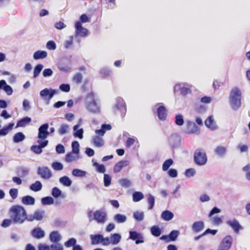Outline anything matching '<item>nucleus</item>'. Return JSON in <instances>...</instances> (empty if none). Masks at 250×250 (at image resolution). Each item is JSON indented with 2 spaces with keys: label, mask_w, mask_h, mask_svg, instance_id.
I'll use <instances>...</instances> for the list:
<instances>
[{
  "label": "nucleus",
  "mask_w": 250,
  "mask_h": 250,
  "mask_svg": "<svg viewBox=\"0 0 250 250\" xmlns=\"http://www.w3.org/2000/svg\"><path fill=\"white\" fill-rule=\"evenodd\" d=\"M10 218L15 223L21 224L27 218V214L24 208L20 205L12 206L9 209Z\"/></svg>",
  "instance_id": "nucleus-1"
},
{
  "label": "nucleus",
  "mask_w": 250,
  "mask_h": 250,
  "mask_svg": "<svg viewBox=\"0 0 250 250\" xmlns=\"http://www.w3.org/2000/svg\"><path fill=\"white\" fill-rule=\"evenodd\" d=\"M85 102L86 108L89 111L94 113L100 111V108L96 102L95 94L93 92H89L86 95Z\"/></svg>",
  "instance_id": "nucleus-2"
},
{
  "label": "nucleus",
  "mask_w": 250,
  "mask_h": 250,
  "mask_svg": "<svg viewBox=\"0 0 250 250\" xmlns=\"http://www.w3.org/2000/svg\"><path fill=\"white\" fill-rule=\"evenodd\" d=\"M241 92L236 87L233 88L230 93L229 102L232 107L234 109L238 108L241 104Z\"/></svg>",
  "instance_id": "nucleus-3"
},
{
  "label": "nucleus",
  "mask_w": 250,
  "mask_h": 250,
  "mask_svg": "<svg viewBox=\"0 0 250 250\" xmlns=\"http://www.w3.org/2000/svg\"><path fill=\"white\" fill-rule=\"evenodd\" d=\"M194 162L198 166H203L207 162V156L205 151L202 149H196L194 153Z\"/></svg>",
  "instance_id": "nucleus-4"
},
{
  "label": "nucleus",
  "mask_w": 250,
  "mask_h": 250,
  "mask_svg": "<svg viewBox=\"0 0 250 250\" xmlns=\"http://www.w3.org/2000/svg\"><path fill=\"white\" fill-rule=\"evenodd\" d=\"M88 217L90 221L95 220L98 223L104 224L106 221V214L102 210H96L95 212L90 211L88 213Z\"/></svg>",
  "instance_id": "nucleus-5"
},
{
  "label": "nucleus",
  "mask_w": 250,
  "mask_h": 250,
  "mask_svg": "<svg viewBox=\"0 0 250 250\" xmlns=\"http://www.w3.org/2000/svg\"><path fill=\"white\" fill-rule=\"evenodd\" d=\"M233 238L230 235H227L220 243L218 250H229L232 243Z\"/></svg>",
  "instance_id": "nucleus-6"
},
{
  "label": "nucleus",
  "mask_w": 250,
  "mask_h": 250,
  "mask_svg": "<svg viewBox=\"0 0 250 250\" xmlns=\"http://www.w3.org/2000/svg\"><path fill=\"white\" fill-rule=\"evenodd\" d=\"M39 145H33L31 147V150L37 154H41L42 150V148L45 147L48 144V140H38Z\"/></svg>",
  "instance_id": "nucleus-7"
},
{
  "label": "nucleus",
  "mask_w": 250,
  "mask_h": 250,
  "mask_svg": "<svg viewBox=\"0 0 250 250\" xmlns=\"http://www.w3.org/2000/svg\"><path fill=\"white\" fill-rule=\"evenodd\" d=\"M48 128V125L47 123L42 125L39 127V133L38 135V140H40L42 141L46 140L45 139L49 134V133L47 131Z\"/></svg>",
  "instance_id": "nucleus-8"
},
{
  "label": "nucleus",
  "mask_w": 250,
  "mask_h": 250,
  "mask_svg": "<svg viewBox=\"0 0 250 250\" xmlns=\"http://www.w3.org/2000/svg\"><path fill=\"white\" fill-rule=\"evenodd\" d=\"M129 238L135 241L136 244L143 243L144 239L143 235L136 231H130Z\"/></svg>",
  "instance_id": "nucleus-9"
},
{
  "label": "nucleus",
  "mask_w": 250,
  "mask_h": 250,
  "mask_svg": "<svg viewBox=\"0 0 250 250\" xmlns=\"http://www.w3.org/2000/svg\"><path fill=\"white\" fill-rule=\"evenodd\" d=\"M38 174L41 177L44 179H48L50 178L52 176V173L48 167H39L38 168Z\"/></svg>",
  "instance_id": "nucleus-10"
},
{
  "label": "nucleus",
  "mask_w": 250,
  "mask_h": 250,
  "mask_svg": "<svg viewBox=\"0 0 250 250\" xmlns=\"http://www.w3.org/2000/svg\"><path fill=\"white\" fill-rule=\"evenodd\" d=\"M179 231L177 230H173L170 232L169 235H163L160 239L164 240L165 242L168 243L170 241H174L176 240L179 235Z\"/></svg>",
  "instance_id": "nucleus-11"
},
{
  "label": "nucleus",
  "mask_w": 250,
  "mask_h": 250,
  "mask_svg": "<svg viewBox=\"0 0 250 250\" xmlns=\"http://www.w3.org/2000/svg\"><path fill=\"white\" fill-rule=\"evenodd\" d=\"M75 27L76 29V34L82 37L86 36L88 34V30L83 27L80 21H78L76 22Z\"/></svg>",
  "instance_id": "nucleus-12"
},
{
  "label": "nucleus",
  "mask_w": 250,
  "mask_h": 250,
  "mask_svg": "<svg viewBox=\"0 0 250 250\" xmlns=\"http://www.w3.org/2000/svg\"><path fill=\"white\" fill-rule=\"evenodd\" d=\"M227 224L236 233H238L239 230L242 229V226L236 219L228 220Z\"/></svg>",
  "instance_id": "nucleus-13"
},
{
  "label": "nucleus",
  "mask_w": 250,
  "mask_h": 250,
  "mask_svg": "<svg viewBox=\"0 0 250 250\" xmlns=\"http://www.w3.org/2000/svg\"><path fill=\"white\" fill-rule=\"evenodd\" d=\"M56 93L57 91L55 89L45 88L41 91L40 95L42 97H48L49 99H51Z\"/></svg>",
  "instance_id": "nucleus-14"
},
{
  "label": "nucleus",
  "mask_w": 250,
  "mask_h": 250,
  "mask_svg": "<svg viewBox=\"0 0 250 250\" xmlns=\"http://www.w3.org/2000/svg\"><path fill=\"white\" fill-rule=\"evenodd\" d=\"M157 113L160 120L164 121L166 119L167 116V111L164 106H160L157 108Z\"/></svg>",
  "instance_id": "nucleus-15"
},
{
  "label": "nucleus",
  "mask_w": 250,
  "mask_h": 250,
  "mask_svg": "<svg viewBox=\"0 0 250 250\" xmlns=\"http://www.w3.org/2000/svg\"><path fill=\"white\" fill-rule=\"evenodd\" d=\"M128 165V162L127 161H119L114 166L113 169L114 172L115 173L119 172L124 167L127 166Z\"/></svg>",
  "instance_id": "nucleus-16"
},
{
  "label": "nucleus",
  "mask_w": 250,
  "mask_h": 250,
  "mask_svg": "<svg viewBox=\"0 0 250 250\" xmlns=\"http://www.w3.org/2000/svg\"><path fill=\"white\" fill-rule=\"evenodd\" d=\"M32 236L37 239H41L44 236V232L40 228L34 229L32 231Z\"/></svg>",
  "instance_id": "nucleus-17"
},
{
  "label": "nucleus",
  "mask_w": 250,
  "mask_h": 250,
  "mask_svg": "<svg viewBox=\"0 0 250 250\" xmlns=\"http://www.w3.org/2000/svg\"><path fill=\"white\" fill-rule=\"evenodd\" d=\"M204 227V223L202 221H197L194 222L192 226V229L195 232L201 231Z\"/></svg>",
  "instance_id": "nucleus-18"
},
{
  "label": "nucleus",
  "mask_w": 250,
  "mask_h": 250,
  "mask_svg": "<svg viewBox=\"0 0 250 250\" xmlns=\"http://www.w3.org/2000/svg\"><path fill=\"white\" fill-rule=\"evenodd\" d=\"M23 204L25 205H33L35 204V199L29 195L23 196L21 200Z\"/></svg>",
  "instance_id": "nucleus-19"
},
{
  "label": "nucleus",
  "mask_w": 250,
  "mask_h": 250,
  "mask_svg": "<svg viewBox=\"0 0 250 250\" xmlns=\"http://www.w3.org/2000/svg\"><path fill=\"white\" fill-rule=\"evenodd\" d=\"M47 56V53L45 51L39 50L35 52L33 55V58L35 60L43 59Z\"/></svg>",
  "instance_id": "nucleus-20"
},
{
  "label": "nucleus",
  "mask_w": 250,
  "mask_h": 250,
  "mask_svg": "<svg viewBox=\"0 0 250 250\" xmlns=\"http://www.w3.org/2000/svg\"><path fill=\"white\" fill-rule=\"evenodd\" d=\"M92 143L95 146L98 147H102L104 144L103 139L98 136L93 137L92 139Z\"/></svg>",
  "instance_id": "nucleus-21"
},
{
  "label": "nucleus",
  "mask_w": 250,
  "mask_h": 250,
  "mask_svg": "<svg viewBox=\"0 0 250 250\" xmlns=\"http://www.w3.org/2000/svg\"><path fill=\"white\" fill-rule=\"evenodd\" d=\"M205 124L208 127L212 129H214L216 128L215 123L212 116L208 117L207 119V120L205 121Z\"/></svg>",
  "instance_id": "nucleus-22"
},
{
  "label": "nucleus",
  "mask_w": 250,
  "mask_h": 250,
  "mask_svg": "<svg viewBox=\"0 0 250 250\" xmlns=\"http://www.w3.org/2000/svg\"><path fill=\"white\" fill-rule=\"evenodd\" d=\"M103 235L101 234L91 235L90 238L92 245H97L101 243Z\"/></svg>",
  "instance_id": "nucleus-23"
},
{
  "label": "nucleus",
  "mask_w": 250,
  "mask_h": 250,
  "mask_svg": "<svg viewBox=\"0 0 250 250\" xmlns=\"http://www.w3.org/2000/svg\"><path fill=\"white\" fill-rule=\"evenodd\" d=\"M49 238L51 242L57 243L61 240V237L58 231H54L50 234Z\"/></svg>",
  "instance_id": "nucleus-24"
},
{
  "label": "nucleus",
  "mask_w": 250,
  "mask_h": 250,
  "mask_svg": "<svg viewBox=\"0 0 250 250\" xmlns=\"http://www.w3.org/2000/svg\"><path fill=\"white\" fill-rule=\"evenodd\" d=\"M31 121V119L29 117H26L19 121L17 122L16 127H23L28 124Z\"/></svg>",
  "instance_id": "nucleus-25"
},
{
  "label": "nucleus",
  "mask_w": 250,
  "mask_h": 250,
  "mask_svg": "<svg viewBox=\"0 0 250 250\" xmlns=\"http://www.w3.org/2000/svg\"><path fill=\"white\" fill-rule=\"evenodd\" d=\"M59 182L62 185L66 187H70L72 183L70 179L66 176H63L61 177L59 179Z\"/></svg>",
  "instance_id": "nucleus-26"
},
{
  "label": "nucleus",
  "mask_w": 250,
  "mask_h": 250,
  "mask_svg": "<svg viewBox=\"0 0 250 250\" xmlns=\"http://www.w3.org/2000/svg\"><path fill=\"white\" fill-rule=\"evenodd\" d=\"M42 184L39 181H36L30 186V189L35 192L39 191L42 188Z\"/></svg>",
  "instance_id": "nucleus-27"
},
{
  "label": "nucleus",
  "mask_w": 250,
  "mask_h": 250,
  "mask_svg": "<svg viewBox=\"0 0 250 250\" xmlns=\"http://www.w3.org/2000/svg\"><path fill=\"white\" fill-rule=\"evenodd\" d=\"M174 216L172 212L168 210L164 211L161 215V217L165 221H169L171 220Z\"/></svg>",
  "instance_id": "nucleus-28"
},
{
  "label": "nucleus",
  "mask_w": 250,
  "mask_h": 250,
  "mask_svg": "<svg viewBox=\"0 0 250 250\" xmlns=\"http://www.w3.org/2000/svg\"><path fill=\"white\" fill-rule=\"evenodd\" d=\"M79 158L78 155H74L72 152L67 153L65 156V161L67 163H71Z\"/></svg>",
  "instance_id": "nucleus-29"
},
{
  "label": "nucleus",
  "mask_w": 250,
  "mask_h": 250,
  "mask_svg": "<svg viewBox=\"0 0 250 250\" xmlns=\"http://www.w3.org/2000/svg\"><path fill=\"white\" fill-rule=\"evenodd\" d=\"M121 236L118 233H114L110 236V242L112 245H116L120 242Z\"/></svg>",
  "instance_id": "nucleus-30"
},
{
  "label": "nucleus",
  "mask_w": 250,
  "mask_h": 250,
  "mask_svg": "<svg viewBox=\"0 0 250 250\" xmlns=\"http://www.w3.org/2000/svg\"><path fill=\"white\" fill-rule=\"evenodd\" d=\"M69 125L66 124H62L58 130V133L60 135H62L68 132Z\"/></svg>",
  "instance_id": "nucleus-31"
},
{
  "label": "nucleus",
  "mask_w": 250,
  "mask_h": 250,
  "mask_svg": "<svg viewBox=\"0 0 250 250\" xmlns=\"http://www.w3.org/2000/svg\"><path fill=\"white\" fill-rule=\"evenodd\" d=\"M150 232L151 234L155 237H158L161 234V230L160 228L156 225L153 226L151 228Z\"/></svg>",
  "instance_id": "nucleus-32"
},
{
  "label": "nucleus",
  "mask_w": 250,
  "mask_h": 250,
  "mask_svg": "<svg viewBox=\"0 0 250 250\" xmlns=\"http://www.w3.org/2000/svg\"><path fill=\"white\" fill-rule=\"evenodd\" d=\"M25 136L22 132L16 133L13 136V141L15 143H19L25 139Z\"/></svg>",
  "instance_id": "nucleus-33"
},
{
  "label": "nucleus",
  "mask_w": 250,
  "mask_h": 250,
  "mask_svg": "<svg viewBox=\"0 0 250 250\" xmlns=\"http://www.w3.org/2000/svg\"><path fill=\"white\" fill-rule=\"evenodd\" d=\"M144 198L143 194L139 191H135L133 193L132 195L133 201L135 202H137Z\"/></svg>",
  "instance_id": "nucleus-34"
},
{
  "label": "nucleus",
  "mask_w": 250,
  "mask_h": 250,
  "mask_svg": "<svg viewBox=\"0 0 250 250\" xmlns=\"http://www.w3.org/2000/svg\"><path fill=\"white\" fill-rule=\"evenodd\" d=\"M72 175L76 177H84L86 175V172L85 171L79 169H74L72 172Z\"/></svg>",
  "instance_id": "nucleus-35"
},
{
  "label": "nucleus",
  "mask_w": 250,
  "mask_h": 250,
  "mask_svg": "<svg viewBox=\"0 0 250 250\" xmlns=\"http://www.w3.org/2000/svg\"><path fill=\"white\" fill-rule=\"evenodd\" d=\"M214 151L217 155L219 156H223L226 152V147L221 146H219L215 148Z\"/></svg>",
  "instance_id": "nucleus-36"
},
{
  "label": "nucleus",
  "mask_w": 250,
  "mask_h": 250,
  "mask_svg": "<svg viewBox=\"0 0 250 250\" xmlns=\"http://www.w3.org/2000/svg\"><path fill=\"white\" fill-rule=\"evenodd\" d=\"M188 132L190 133H194L199 131V128L194 123H189L188 125Z\"/></svg>",
  "instance_id": "nucleus-37"
},
{
  "label": "nucleus",
  "mask_w": 250,
  "mask_h": 250,
  "mask_svg": "<svg viewBox=\"0 0 250 250\" xmlns=\"http://www.w3.org/2000/svg\"><path fill=\"white\" fill-rule=\"evenodd\" d=\"M80 145L78 141H75L72 143V152L77 155L79 153Z\"/></svg>",
  "instance_id": "nucleus-38"
},
{
  "label": "nucleus",
  "mask_w": 250,
  "mask_h": 250,
  "mask_svg": "<svg viewBox=\"0 0 250 250\" xmlns=\"http://www.w3.org/2000/svg\"><path fill=\"white\" fill-rule=\"evenodd\" d=\"M173 164V161L171 159L166 160L162 166V169L164 171L167 170L169 167Z\"/></svg>",
  "instance_id": "nucleus-39"
},
{
  "label": "nucleus",
  "mask_w": 250,
  "mask_h": 250,
  "mask_svg": "<svg viewBox=\"0 0 250 250\" xmlns=\"http://www.w3.org/2000/svg\"><path fill=\"white\" fill-rule=\"evenodd\" d=\"M114 220L118 223H121L125 222L126 220V217L125 216L121 214H117L115 215Z\"/></svg>",
  "instance_id": "nucleus-40"
},
{
  "label": "nucleus",
  "mask_w": 250,
  "mask_h": 250,
  "mask_svg": "<svg viewBox=\"0 0 250 250\" xmlns=\"http://www.w3.org/2000/svg\"><path fill=\"white\" fill-rule=\"evenodd\" d=\"M43 67V65L41 64H39L36 66L34 70V78H36L39 76L42 70V69Z\"/></svg>",
  "instance_id": "nucleus-41"
},
{
  "label": "nucleus",
  "mask_w": 250,
  "mask_h": 250,
  "mask_svg": "<svg viewBox=\"0 0 250 250\" xmlns=\"http://www.w3.org/2000/svg\"><path fill=\"white\" fill-rule=\"evenodd\" d=\"M147 202L149 205L148 209H152L155 204V198L154 196L149 194L147 197Z\"/></svg>",
  "instance_id": "nucleus-42"
},
{
  "label": "nucleus",
  "mask_w": 250,
  "mask_h": 250,
  "mask_svg": "<svg viewBox=\"0 0 250 250\" xmlns=\"http://www.w3.org/2000/svg\"><path fill=\"white\" fill-rule=\"evenodd\" d=\"M119 183L123 187L128 188L131 185L130 181L126 178H123L119 180Z\"/></svg>",
  "instance_id": "nucleus-43"
},
{
  "label": "nucleus",
  "mask_w": 250,
  "mask_h": 250,
  "mask_svg": "<svg viewBox=\"0 0 250 250\" xmlns=\"http://www.w3.org/2000/svg\"><path fill=\"white\" fill-rule=\"evenodd\" d=\"M42 203L43 205H51L54 203V199L49 196L43 197L42 199Z\"/></svg>",
  "instance_id": "nucleus-44"
},
{
  "label": "nucleus",
  "mask_w": 250,
  "mask_h": 250,
  "mask_svg": "<svg viewBox=\"0 0 250 250\" xmlns=\"http://www.w3.org/2000/svg\"><path fill=\"white\" fill-rule=\"evenodd\" d=\"M33 215L35 220L40 221L43 218V212L40 210H37L34 212Z\"/></svg>",
  "instance_id": "nucleus-45"
},
{
  "label": "nucleus",
  "mask_w": 250,
  "mask_h": 250,
  "mask_svg": "<svg viewBox=\"0 0 250 250\" xmlns=\"http://www.w3.org/2000/svg\"><path fill=\"white\" fill-rule=\"evenodd\" d=\"M134 218L138 221H141L144 219V214L143 212L136 211L133 213Z\"/></svg>",
  "instance_id": "nucleus-46"
},
{
  "label": "nucleus",
  "mask_w": 250,
  "mask_h": 250,
  "mask_svg": "<svg viewBox=\"0 0 250 250\" xmlns=\"http://www.w3.org/2000/svg\"><path fill=\"white\" fill-rule=\"evenodd\" d=\"M83 75L80 73H76L73 78V81L77 83H80L82 82Z\"/></svg>",
  "instance_id": "nucleus-47"
},
{
  "label": "nucleus",
  "mask_w": 250,
  "mask_h": 250,
  "mask_svg": "<svg viewBox=\"0 0 250 250\" xmlns=\"http://www.w3.org/2000/svg\"><path fill=\"white\" fill-rule=\"evenodd\" d=\"M77 241L76 239L74 238H71L69 239L67 241L65 242L64 243L65 246L66 247L69 248L72 246H76V243Z\"/></svg>",
  "instance_id": "nucleus-48"
},
{
  "label": "nucleus",
  "mask_w": 250,
  "mask_h": 250,
  "mask_svg": "<svg viewBox=\"0 0 250 250\" xmlns=\"http://www.w3.org/2000/svg\"><path fill=\"white\" fill-rule=\"evenodd\" d=\"M62 194L61 190L57 187H54L52 190V195L55 198L59 197Z\"/></svg>",
  "instance_id": "nucleus-49"
},
{
  "label": "nucleus",
  "mask_w": 250,
  "mask_h": 250,
  "mask_svg": "<svg viewBox=\"0 0 250 250\" xmlns=\"http://www.w3.org/2000/svg\"><path fill=\"white\" fill-rule=\"evenodd\" d=\"M52 167L55 170H61L63 169V165L60 162L53 163Z\"/></svg>",
  "instance_id": "nucleus-50"
},
{
  "label": "nucleus",
  "mask_w": 250,
  "mask_h": 250,
  "mask_svg": "<svg viewBox=\"0 0 250 250\" xmlns=\"http://www.w3.org/2000/svg\"><path fill=\"white\" fill-rule=\"evenodd\" d=\"M94 166L96 167V170L98 172L104 173L105 171V168L103 165L99 164L97 163L94 164Z\"/></svg>",
  "instance_id": "nucleus-51"
},
{
  "label": "nucleus",
  "mask_w": 250,
  "mask_h": 250,
  "mask_svg": "<svg viewBox=\"0 0 250 250\" xmlns=\"http://www.w3.org/2000/svg\"><path fill=\"white\" fill-rule=\"evenodd\" d=\"M184 120L182 115H177L175 117V124L178 125H182L184 124Z\"/></svg>",
  "instance_id": "nucleus-52"
},
{
  "label": "nucleus",
  "mask_w": 250,
  "mask_h": 250,
  "mask_svg": "<svg viewBox=\"0 0 250 250\" xmlns=\"http://www.w3.org/2000/svg\"><path fill=\"white\" fill-rule=\"evenodd\" d=\"M111 179L109 175L108 174H104V185L105 187H108L111 184Z\"/></svg>",
  "instance_id": "nucleus-53"
},
{
  "label": "nucleus",
  "mask_w": 250,
  "mask_h": 250,
  "mask_svg": "<svg viewBox=\"0 0 250 250\" xmlns=\"http://www.w3.org/2000/svg\"><path fill=\"white\" fill-rule=\"evenodd\" d=\"M196 173L195 169L193 168H190L187 169L185 172V175L187 177H191L193 176Z\"/></svg>",
  "instance_id": "nucleus-54"
},
{
  "label": "nucleus",
  "mask_w": 250,
  "mask_h": 250,
  "mask_svg": "<svg viewBox=\"0 0 250 250\" xmlns=\"http://www.w3.org/2000/svg\"><path fill=\"white\" fill-rule=\"evenodd\" d=\"M60 89L63 92H68L70 90L69 84L63 83L60 85Z\"/></svg>",
  "instance_id": "nucleus-55"
},
{
  "label": "nucleus",
  "mask_w": 250,
  "mask_h": 250,
  "mask_svg": "<svg viewBox=\"0 0 250 250\" xmlns=\"http://www.w3.org/2000/svg\"><path fill=\"white\" fill-rule=\"evenodd\" d=\"M9 194L13 199H15L18 194V190L17 188H11L9 191Z\"/></svg>",
  "instance_id": "nucleus-56"
},
{
  "label": "nucleus",
  "mask_w": 250,
  "mask_h": 250,
  "mask_svg": "<svg viewBox=\"0 0 250 250\" xmlns=\"http://www.w3.org/2000/svg\"><path fill=\"white\" fill-rule=\"evenodd\" d=\"M46 47L49 50H55L56 48V45L54 41H50L47 42Z\"/></svg>",
  "instance_id": "nucleus-57"
},
{
  "label": "nucleus",
  "mask_w": 250,
  "mask_h": 250,
  "mask_svg": "<svg viewBox=\"0 0 250 250\" xmlns=\"http://www.w3.org/2000/svg\"><path fill=\"white\" fill-rule=\"evenodd\" d=\"M56 150L58 154L63 153L65 152L64 147L61 144H59L56 146Z\"/></svg>",
  "instance_id": "nucleus-58"
},
{
  "label": "nucleus",
  "mask_w": 250,
  "mask_h": 250,
  "mask_svg": "<svg viewBox=\"0 0 250 250\" xmlns=\"http://www.w3.org/2000/svg\"><path fill=\"white\" fill-rule=\"evenodd\" d=\"M51 250H63L62 246L59 243H56L51 245Z\"/></svg>",
  "instance_id": "nucleus-59"
},
{
  "label": "nucleus",
  "mask_w": 250,
  "mask_h": 250,
  "mask_svg": "<svg viewBox=\"0 0 250 250\" xmlns=\"http://www.w3.org/2000/svg\"><path fill=\"white\" fill-rule=\"evenodd\" d=\"M135 142V138H128L126 142V146L127 148L130 147L131 146H132Z\"/></svg>",
  "instance_id": "nucleus-60"
},
{
  "label": "nucleus",
  "mask_w": 250,
  "mask_h": 250,
  "mask_svg": "<svg viewBox=\"0 0 250 250\" xmlns=\"http://www.w3.org/2000/svg\"><path fill=\"white\" fill-rule=\"evenodd\" d=\"M168 175L172 178H175L177 176V172L175 169H170L168 171Z\"/></svg>",
  "instance_id": "nucleus-61"
},
{
  "label": "nucleus",
  "mask_w": 250,
  "mask_h": 250,
  "mask_svg": "<svg viewBox=\"0 0 250 250\" xmlns=\"http://www.w3.org/2000/svg\"><path fill=\"white\" fill-rule=\"evenodd\" d=\"M12 221H13V220H12V219L11 218H10V219H4L1 224V226L3 227H5V228L9 226L12 224Z\"/></svg>",
  "instance_id": "nucleus-62"
},
{
  "label": "nucleus",
  "mask_w": 250,
  "mask_h": 250,
  "mask_svg": "<svg viewBox=\"0 0 250 250\" xmlns=\"http://www.w3.org/2000/svg\"><path fill=\"white\" fill-rule=\"evenodd\" d=\"M53 71L50 68H46L45 69L42 73L43 76L44 77H48L52 75Z\"/></svg>",
  "instance_id": "nucleus-63"
},
{
  "label": "nucleus",
  "mask_w": 250,
  "mask_h": 250,
  "mask_svg": "<svg viewBox=\"0 0 250 250\" xmlns=\"http://www.w3.org/2000/svg\"><path fill=\"white\" fill-rule=\"evenodd\" d=\"M3 89L8 95H11L13 93V89L12 87L9 85H5V86L3 87Z\"/></svg>",
  "instance_id": "nucleus-64"
}]
</instances>
